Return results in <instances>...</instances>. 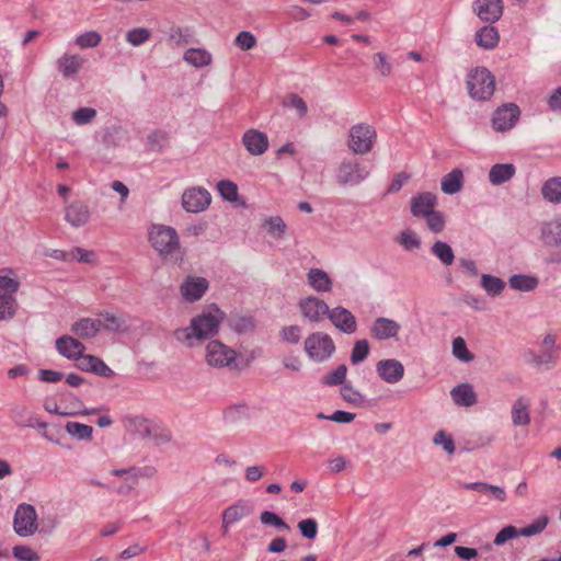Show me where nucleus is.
I'll list each match as a JSON object with an SVG mask.
<instances>
[{
	"label": "nucleus",
	"mask_w": 561,
	"mask_h": 561,
	"mask_svg": "<svg viewBox=\"0 0 561 561\" xmlns=\"http://www.w3.org/2000/svg\"><path fill=\"white\" fill-rule=\"evenodd\" d=\"M213 312H203L191 320L188 327L174 330L175 340L187 347L195 346L196 342H202L219 330V324L225 318V313L217 307Z\"/></svg>",
	"instance_id": "obj_1"
},
{
	"label": "nucleus",
	"mask_w": 561,
	"mask_h": 561,
	"mask_svg": "<svg viewBox=\"0 0 561 561\" xmlns=\"http://www.w3.org/2000/svg\"><path fill=\"white\" fill-rule=\"evenodd\" d=\"M148 239L151 247L163 260H170L174 263H182L185 251L181 247L176 230L165 225H151L148 230Z\"/></svg>",
	"instance_id": "obj_2"
},
{
	"label": "nucleus",
	"mask_w": 561,
	"mask_h": 561,
	"mask_svg": "<svg viewBox=\"0 0 561 561\" xmlns=\"http://www.w3.org/2000/svg\"><path fill=\"white\" fill-rule=\"evenodd\" d=\"M376 140L375 127L367 123H358L350 128L346 144L354 154L365 156L374 149Z\"/></svg>",
	"instance_id": "obj_3"
},
{
	"label": "nucleus",
	"mask_w": 561,
	"mask_h": 561,
	"mask_svg": "<svg viewBox=\"0 0 561 561\" xmlns=\"http://www.w3.org/2000/svg\"><path fill=\"white\" fill-rule=\"evenodd\" d=\"M469 95L477 101L489 100L495 90V78L484 67L472 69L467 77Z\"/></svg>",
	"instance_id": "obj_4"
},
{
	"label": "nucleus",
	"mask_w": 561,
	"mask_h": 561,
	"mask_svg": "<svg viewBox=\"0 0 561 561\" xmlns=\"http://www.w3.org/2000/svg\"><path fill=\"white\" fill-rule=\"evenodd\" d=\"M370 171L355 158H344L336 168L335 180L340 186H357L366 181Z\"/></svg>",
	"instance_id": "obj_5"
},
{
	"label": "nucleus",
	"mask_w": 561,
	"mask_h": 561,
	"mask_svg": "<svg viewBox=\"0 0 561 561\" xmlns=\"http://www.w3.org/2000/svg\"><path fill=\"white\" fill-rule=\"evenodd\" d=\"M304 348L312 360L322 363L333 355L335 344L329 334L314 332L307 336Z\"/></svg>",
	"instance_id": "obj_6"
},
{
	"label": "nucleus",
	"mask_w": 561,
	"mask_h": 561,
	"mask_svg": "<svg viewBox=\"0 0 561 561\" xmlns=\"http://www.w3.org/2000/svg\"><path fill=\"white\" fill-rule=\"evenodd\" d=\"M13 529L20 537H31L38 530L37 513L32 504H19L13 516Z\"/></svg>",
	"instance_id": "obj_7"
},
{
	"label": "nucleus",
	"mask_w": 561,
	"mask_h": 561,
	"mask_svg": "<svg viewBox=\"0 0 561 561\" xmlns=\"http://www.w3.org/2000/svg\"><path fill=\"white\" fill-rule=\"evenodd\" d=\"M205 359L214 368L229 367L236 362L237 353L219 340H211L206 345Z\"/></svg>",
	"instance_id": "obj_8"
},
{
	"label": "nucleus",
	"mask_w": 561,
	"mask_h": 561,
	"mask_svg": "<svg viewBox=\"0 0 561 561\" xmlns=\"http://www.w3.org/2000/svg\"><path fill=\"white\" fill-rule=\"evenodd\" d=\"M520 110L515 103H505L499 106L492 116V127L497 133H505L514 128L519 121Z\"/></svg>",
	"instance_id": "obj_9"
},
{
	"label": "nucleus",
	"mask_w": 561,
	"mask_h": 561,
	"mask_svg": "<svg viewBox=\"0 0 561 561\" xmlns=\"http://www.w3.org/2000/svg\"><path fill=\"white\" fill-rule=\"evenodd\" d=\"M211 202L209 192L202 187L186 190L182 195V206L188 213H201Z\"/></svg>",
	"instance_id": "obj_10"
},
{
	"label": "nucleus",
	"mask_w": 561,
	"mask_h": 561,
	"mask_svg": "<svg viewBox=\"0 0 561 561\" xmlns=\"http://www.w3.org/2000/svg\"><path fill=\"white\" fill-rule=\"evenodd\" d=\"M299 309L305 319L318 323L329 313V306L318 297H307L299 301Z\"/></svg>",
	"instance_id": "obj_11"
},
{
	"label": "nucleus",
	"mask_w": 561,
	"mask_h": 561,
	"mask_svg": "<svg viewBox=\"0 0 561 561\" xmlns=\"http://www.w3.org/2000/svg\"><path fill=\"white\" fill-rule=\"evenodd\" d=\"M539 240L547 248L561 247V216L540 224Z\"/></svg>",
	"instance_id": "obj_12"
},
{
	"label": "nucleus",
	"mask_w": 561,
	"mask_h": 561,
	"mask_svg": "<svg viewBox=\"0 0 561 561\" xmlns=\"http://www.w3.org/2000/svg\"><path fill=\"white\" fill-rule=\"evenodd\" d=\"M376 371L381 380L393 385L403 378L404 366L394 358L381 359L376 364Z\"/></svg>",
	"instance_id": "obj_13"
},
{
	"label": "nucleus",
	"mask_w": 561,
	"mask_h": 561,
	"mask_svg": "<svg viewBox=\"0 0 561 561\" xmlns=\"http://www.w3.org/2000/svg\"><path fill=\"white\" fill-rule=\"evenodd\" d=\"M328 318L332 324L345 334H353L356 332L357 322L354 314L344 307H335L329 310Z\"/></svg>",
	"instance_id": "obj_14"
},
{
	"label": "nucleus",
	"mask_w": 561,
	"mask_h": 561,
	"mask_svg": "<svg viewBox=\"0 0 561 561\" xmlns=\"http://www.w3.org/2000/svg\"><path fill=\"white\" fill-rule=\"evenodd\" d=\"M503 8V0H476L473 3V10L479 19L489 23L501 19Z\"/></svg>",
	"instance_id": "obj_15"
},
{
	"label": "nucleus",
	"mask_w": 561,
	"mask_h": 561,
	"mask_svg": "<svg viewBox=\"0 0 561 561\" xmlns=\"http://www.w3.org/2000/svg\"><path fill=\"white\" fill-rule=\"evenodd\" d=\"M437 206V196L431 192L414 195L410 202V210L413 217L424 218Z\"/></svg>",
	"instance_id": "obj_16"
},
{
	"label": "nucleus",
	"mask_w": 561,
	"mask_h": 561,
	"mask_svg": "<svg viewBox=\"0 0 561 561\" xmlns=\"http://www.w3.org/2000/svg\"><path fill=\"white\" fill-rule=\"evenodd\" d=\"M401 325L389 318L379 317L375 319L370 327V335L379 341L396 339L399 334Z\"/></svg>",
	"instance_id": "obj_17"
},
{
	"label": "nucleus",
	"mask_w": 561,
	"mask_h": 561,
	"mask_svg": "<svg viewBox=\"0 0 561 561\" xmlns=\"http://www.w3.org/2000/svg\"><path fill=\"white\" fill-rule=\"evenodd\" d=\"M252 507L243 500H238L222 512V529L226 534L231 524L237 523L244 517L251 515Z\"/></svg>",
	"instance_id": "obj_18"
},
{
	"label": "nucleus",
	"mask_w": 561,
	"mask_h": 561,
	"mask_svg": "<svg viewBox=\"0 0 561 561\" xmlns=\"http://www.w3.org/2000/svg\"><path fill=\"white\" fill-rule=\"evenodd\" d=\"M242 144L252 156H261L268 148V138L257 129H249L242 136Z\"/></svg>",
	"instance_id": "obj_19"
},
{
	"label": "nucleus",
	"mask_w": 561,
	"mask_h": 561,
	"mask_svg": "<svg viewBox=\"0 0 561 561\" xmlns=\"http://www.w3.org/2000/svg\"><path fill=\"white\" fill-rule=\"evenodd\" d=\"M91 213L87 204L76 201L68 205L65 209V219L72 227L79 228L88 224Z\"/></svg>",
	"instance_id": "obj_20"
},
{
	"label": "nucleus",
	"mask_w": 561,
	"mask_h": 561,
	"mask_svg": "<svg viewBox=\"0 0 561 561\" xmlns=\"http://www.w3.org/2000/svg\"><path fill=\"white\" fill-rule=\"evenodd\" d=\"M56 350L68 359H81L85 346L70 335H62L56 340Z\"/></svg>",
	"instance_id": "obj_21"
},
{
	"label": "nucleus",
	"mask_w": 561,
	"mask_h": 561,
	"mask_svg": "<svg viewBox=\"0 0 561 561\" xmlns=\"http://www.w3.org/2000/svg\"><path fill=\"white\" fill-rule=\"evenodd\" d=\"M208 280L204 277H187L181 285V294L187 301H197L208 289Z\"/></svg>",
	"instance_id": "obj_22"
},
{
	"label": "nucleus",
	"mask_w": 561,
	"mask_h": 561,
	"mask_svg": "<svg viewBox=\"0 0 561 561\" xmlns=\"http://www.w3.org/2000/svg\"><path fill=\"white\" fill-rule=\"evenodd\" d=\"M77 367L83 371L93 373L104 378L114 377L115 373L101 358L94 355H83Z\"/></svg>",
	"instance_id": "obj_23"
},
{
	"label": "nucleus",
	"mask_w": 561,
	"mask_h": 561,
	"mask_svg": "<svg viewBox=\"0 0 561 561\" xmlns=\"http://www.w3.org/2000/svg\"><path fill=\"white\" fill-rule=\"evenodd\" d=\"M453 401L459 407H471L477 403V393L470 383H459L450 391Z\"/></svg>",
	"instance_id": "obj_24"
},
{
	"label": "nucleus",
	"mask_w": 561,
	"mask_h": 561,
	"mask_svg": "<svg viewBox=\"0 0 561 561\" xmlns=\"http://www.w3.org/2000/svg\"><path fill=\"white\" fill-rule=\"evenodd\" d=\"M516 168L513 163H496L489 171V181L492 185H502L514 178Z\"/></svg>",
	"instance_id": "obj_25"
},
{
	"label": "nucleus",
	"mask_w": 561,
	"mask_h": 561,
	"mask_svg": "<svg viewBox=\"0 0 561 561\" xmlns=\"http://www.w3.org/2000/svg\"><path fill=\"white\" fill-rule=\"evenodd\" d=\"M101 320L83 318L72 324V332L81 339L94 337L101 330Z\"/></svg>",
	"instance_id": "obj_26"
},
{
	"label": "nucleus",
	"mask_w": 561,
	"mask_h": 561,
	"mask_svg": "<svg viewBox=\"0 0 561 561\" xmlns=\"http://www.w3.org/2000/svg\"><path fill=\"white\" fill-rule=\"evenodd\" d=\"M530 401L525 397L516 399L512 407V422L517 426H526L530 423L529 415Z\"/></svg>",
	"instance_id": "obj_27"
},
{
	"label": "nucleus",
	"mask_w": 561,
	"mask_h": 561,
	"mask_svg": "<svg viewBox=\"0 0 561 561\" xmlns=\"http://www.w3.org/2000/svg\"><path fill=\"white\" fill-rule=\"evenodd\" d=\"M228 327L238 334H245L255 329V320L252 316L230 313L227 318Z\"/></svg>",
	"instance_id": "obj_28"
},
{
	"label": "nucleus",
	"mask_w": 561,
	"mask_h": 561,
	"mask_svg": "<svg viewBox=\"0 0 561 561\" xmlns=\"http://www.w3.org/2000/svg\"><path fill=\"white\" fill-rule=\"evenodd\" d=\"M57 65L65 78H73L80 71L83 59L79 55L65 54L57 60Z\"/></svg>",
	"instance_id": "obj_29"
},
{
	"label": "nucleus",
	"mask_w": 561,
	"mask_h": 561,
	"mask_svg": "<svg viewBox=\"0 0 561 561\" xmlns=\"http://www.w3.org/2000/svg\"><path fill=\"white\" fill-rule=\"evenodd\" d=\"M308 284L318 293H327L332 288L328 273L321 268H310L307 274Z\"/></svg>",
	"instance_id": "obj_30"
},
{
	"label": "nucleus",
	"mask_w": 561,
	"mask_h": 561,
	"mask_svg": "<svg viewBox=\"0 0 561 561\" xmlns=\"http://www.w3.org/2000/svg\"><path fill=\"white\" fill-rule=\"evenodd\" d=\"M463 186V173L460 169H454L440 182V188L445 194L454 195Z\"/></svg>",
	"instance_id": "obj_31"
},
{
	"label": "nucleus",
	"mask_w": 561,
	"mask_h": 561,
	"mask_svg": "<svg viewBox=\"0 0 561 561\" xmlns=\"http://www.w3.org/2000/svg\"><path fill=\"white\" fill-rule=\"evenodd\" d=\"M500 35L494 26H483L476 33V42L483 49H492L497 46Z\"/></svg>",
	"instance_id": "obj_32"
},
{
	"label": "nucleus",
	"mask_w": 561,
	"mask_h": 561,
	"mask_svg": "<svg viewBox=\"0 0 561 561\" xmlns=\"http://www.w3.org/2000/svg\"><path fill=\"white\" fill-rule=\"evenodd\" d=\"M462 486L467 490L477 491L482 494H490L500 502H504L506 500L505 490L497 485L489 484L485 482H470L463 483Z\"/></svg>",
	"instance_id": "obj_33"
},
{
	"label": "nucleus",
	"mask_w": 561,
	"mask_h": 561,
	"mask_svg": "<svg viewBox=\"0 0 561 561\" xmlns=\"http://www.w3.org/2000/svg\"><path fill=\"white\" fill-rule=\"evenodd\" d=\"M541 195L552 204H561V176L548 179L541 187Z\"/></svg>",
	"instance_id": "obj_34"
},
{
	"label": "nucleus",
	"mask_w": 561,
	"mask_h": 561,
	"mask_svg": "<svg viewBox=\"0 0 561 561\" xmlns=\"http://www.w3.org/2000/svg\"><path fill=\"white\" fill-rule=\"evenodd\" d=\"M183 59L193 67L201 68L211 62V55L203 48H190L184 53Z\"/></svg>",
	"instance_id": "obj_35"
},
{
	"label": "nucleus",
	"mask_w": 561,
	"mask_h": 561,
	"mask_svg": "<svg viewBox=\"0 0 561 561\" xmlns=\"http://www.w3.org/2000/svg\"><path fill=\"white\" fill-rule=\"evenodd\" d=\"M538 278L530 275L516 274L510 277L508 284L515 290L531 291L538 286Z\"/></svg>",
	"instance_id": "obj_36"
},
{
	"label": "nucleus",
	"mask_w": 561,
	"mask_h": 561,
	"mask_svg": "<svg viewBox=\"0 0 561 561\" xmlns=\"http://www.w3.org/2000/svg\"><path fill=\"white\" fill-rule=\"evenodd\" d=\"M431 252L446 266L451 265L455 261V254L451 247L444 241L434 242L431 248Z\"/></svg>",
	"instance_id": "obj_37"
},
{
	"label": "nucleus",
	"mask_w": 561,
	"mask_h": 561,
	"mask_svg": "<svg viewBox=\"0 0 561 561\" xmlns=\"http://www.w3.org/2000/svg\"><path fill=\"white\" fill-rule=\"evenodd\" d=\"M481 287L492 297L499 296L505 288V282L496 276L482 274Z\"/></svg>",
	"instance_id": "obj_38"
},
{
	"label": "nucleus",
	"mask_w": 561,
	"mask_h": 561,
	"mask_svg": "<svg viewBox=\"0 0 561 561\" xmlns=\"http://www.w3.org/2000/svg\"><path fill=\"white\" fill-rule=\"evenodd\" d=\"M10 417L16 425L21 427L33 426V414L23 404H16L12 407V409L10 410Z\"/></svg>",
	"instance_id": "obj_39"
},
{
	"label": "nucleus",
	"mask_w": 561,
	"mask_h": 561,
	"mask_svg": "<svg viewBox=\"0 0 561 561\" xmlns=\"http://www.w3.org/2000/svg\"><path fill=\"white\" fill-rule=\"evenodd\" d=\"M16 308L18 301L12 295H0V321L12 319Z\"/></svg>",
	"instance_id": "obj_40"
},
{
	"label": "nucleus",
	"mask_w": 561,
	"mask_h": 561,
	"mask_svg": "<svg viewBox=\"0 0 561 561\" xmlns=\"http://www.w3.org/2000/svg\"><path fill=\"white\" fill-rule=\"evenodd\" d=\"M260 522L265 526L275 527L277 530L290 531V526L276 513L263 511L260 514Z\"/></svg>",
	"instance_id": "obj_41"
},
{
	"label": "nucleus",
	"mask_w": 561,
	"mask_h": 561,
	"mask_svg": "<svg viewBox=\"0 0 561 561\" xmlns=\"http://www.w3.org/2000/svg\"><path fill=\"white\" fill-rule=\"evenodd\" d=\"M66 431L69 435L78 439H91L93 434L92 426L79 422H68L66 424Z\"/></svg>",
	"instance_id": "obj_42"
},
{
	"label": "nucleus",
	"mask_w": 561,
	"mask_h": 561,
	"mask_svg": "<svg viewBox=\"0 0 561 561\" xmlns=\"http://www.w3.org/2000/svg\"><path fill=\"white\" fill-rule=\"evenodd\" d=\"M426 222V227L434 233H440L446 226V219L442 211L433 210L423 218Z\"/></svg>",
	"instance_id": "obj_43"
},
{
	"label": "nucleus",
	"mask_w": 561,
	"mask_h": 561,
	"mask_svg": "<svg viewBox=\"0 0 561 561\" xmlns=\"http://www.w3.org/2000/svg\"><path fill=\"white\" fill-rule=\"evenodd\" d=\"M341 397L344 401L355 407H362L364 403L363 394L353 387V385L344 383L340 390Z\"/></svg>",
	"instance_id": "obj_44"
},
{
	"label": "nucleus",
	"mask_w": 561,
	"mask_h": 561,
	"mask_svg": "<svg viewBox=\"0 0 561 561\" xmlns=\"http://www.w3.org/2000/svg\"><path fill=\"white\" fill-rule=\"evenodd\" d=\"M369 343L367 340L363 339V340H357L355 343H354V346H353V350H352V353H351V363L353 365H357L362 362H364L368 354H369Z\"/></svg>",
	"instance_id": "obj_45"
},
{
	"label": "nucleus",
	"mask_w": 561,
	"mask_h": 561,
	"mask_svg": "<svg viewBox=\"0 0 561 561\" xmlns=\"http://www.w3.org/2000/svg\"><path fill=\"white\" fill-rule=\"evenodd\" d=\"M102 37L96 31H89L76 37L75 44L80 48H94L100 45Z\"/></svg>",
	"instance_id": "obj_46"
},
{
	"label": "nucleus",
	"mask_w": 561,
	"mask_h": 561,
	"mask_svg": "<svg viewBox=\"0 0 561 561\" xmlns=\"http://www.w3.org/2000/svg\"><path fill=\"white\" fill-rule=\"evenodd\" d=\"M548 523H549V518L546 515L540 516L539 518L534 520L531 524H529L523 528H518L519 536L530 537V536L538 535L545 530Z\"/></svg>",
	"instance_id": "obj_47"
},
{
	"label": "nucleus",
	"mask_w": 561,
	"mask_h": 561,
	"mask_svg": "<svg viewBox=\"0 0 561 561\" xmlns=\"http://www.w3.org/2000/svg\"><path fill=\"white\" fill-rule=\"evenodd\" d=\"M263 226L267 229L268 233L277 238H283L287 230L285 221L278 216L266 218Z\"/></svg>",
	"instance_id": "obj_48"
},
{
	"label": "nucleus",
	"mask_w": 561,
	"mask_h": 561,
	"mask_svg": "<svg viewBox=\"0 0 561 561\" xmlns=\"http://www.w3.org/2000/svg\"><path fill=\"white\" fill-rule=\"evenodd\" d=\"M151 33L146 27H137L126 33V41L133 46H140L149 41Z\"/></svg>",
	"instance_id": "obj_49"
},
{
	"label": "nucleus",
	"mask_w": 561,
	"mask_h": 561,
	"mask_svg": "<svg viewBox=\"0 0 561 561\" xmlns=\"http://www.w3.org/2000/svg\"><path fill=\"white\" fill-rule=\"evenodd\" d=\"M168 139V134L160 129L151 131L147 137L148 146L152 151L162 150L165 147Z\"/></svg>",
	"instance_id": "obj_50"
},
{
	"label": "nucleus",
	"mask_w": 561,
	"mask_h": 561,
	"mask_svg": "<svg viewBox=\"0 0 561 561\" xmlns=\"http://www.w3.org/2000/svg\"><path fill=\"white\" fill-rule=\"evenodd\" d=\"M347 374V367L342 364L339 365L333 371L324 376L323 382L328 386L344 385Z\"/></svg>",
	"instance_id": "obj_51"
},
{
	"label": "nucleus",
	"mask_w": 561,
	"mask_h": 561,
	"mask_svg": "<svg viewBox=\"0 0 561 561\" xmlns=\"http://www.w3.org/2000/svg\"><path fill=\"white\" fill-rule=\"evenodd\" d=\"M102 318L104 320V324H102V327L105 330L115 332L126 330V321L122 317L105 312L102 313Z\"/></svg>",
	"instance_id": "obj_52"
},
{
	"label": "nucleus",
	"mask_w": 561,
	"mask_h": 561,
	"mask_svg": "<svg viewBox=\"0 0 561 561\" xmlns=\"http://www.w3.org/2000/svg\"><path fill=\"white\" fill-rule=\"evenodd\" d=\"M221 197L228 202H234L238 198V186L228 180H221L217 184Z\"/></svg>",
	"instance_id": "obj_53"
},
{
	"label": "nucleus",
	"mask_w": 561,
	"mask_h": 561,
	"mask_svg": "<svg viewBox=\"0 0 561 561\" xmlns=\"http://www.w3.org/2000/svg\"><path fill=\"white\" fill-rule=\"evenodd\" d=\"M399 243L405 249V250H414L419 249L421 247V240L417 237V234L407 229L400 233V237L398 239Z\"/></svg>",
	"instance_id": "obj_54"
},
{
	"label": "nucleus",
	"mask_w": 561,
	"mask_h": 561,
	"mask_svg": "<svg viewBox=\"0 0 561 561\" xmlns=\"http://www.w3.org/2000/svg\"><path fill=\"white\" fill-rule=\"evenodd\" d=\"M375 69L381 77H388L392 72V65L385 53H377L373 57Z\"/></svg>",
	"instance_id": "obj_55"
},
{
	"label": "nucleus",
	"mask_w": 561,
	"mask_h": 561,
	"mask_svg": "<svg viewBox=\"0 0 561 561\" xmlns=\"http://www.w3.org/2000/svg\"><path fill=\"white\" fill-rule=\"evenodd\" d=\"M453 354L462 362H471L473 355L469 352L466 342L458 336L453 341Z\"/></svg>",
	"instance_id": "obj_56"
},
{
	"label": "nucleus",
	"mask_w": 561,
	"mask_h": 561,
	"mask_svg": "<svg viewBox=\"0 0 561 561\" xmlns=\"http://www.w3.org/2000/svg\"><path fill=\"white\" fill-rule=\"evenodd\" d=\"M283 105L286 107L296 108L300 117H304L308 112L307 103L298 94L295 93L287 95L283 101Z\"/></svg>",
	"instance_id": "obj_57"
},
{
	"label": "nucleus",
	"mask_w": 561,
	"mask_h": 561,
	"mask_svg": "<svg viewBox=\"0 0 561 561\" xmlns=\"http://www.w3.org/2000/svg\"><path fill=\"white\" fill-rule=\"evenodd\" d=\"M282 341L289 344H297L301 337V328L299 325H287L279 331Z\"/></svg>",
	"instance_id": "obj_58"
},
{
	"label": "nucleus",
	"mask_w": 561,
	"mask_h": 561,
	"mask_svg": "<svg viewBox=\"0 0 561 561\" xmlns=\"http://www.w3.org/2000/svg\"><path fill=\"white\" fill-rule=\"evenodd\" d=\"M257 43L256 37L248 31H241L234 39V44L241 49V50H250L253 47H255Z\"/></svg>",
	"instance_id": "obj_59"
},
{
	"label": "nucleus",
	"mask_w": 561,
	"mask_h": 561,
	"mask_svg": "<svg viewBox=\"0 0 561 561\" xmlns=\"http://www.w3.org/2000/svg\"><path fill=\"white\" fill-rule=\"evenodd\" d=\"M298 529L302 537L314 539L318 534V523L313 518H306L298 523Z\"/></svg>",
	"instance_id": "obj_60"
},
{
	"label": "nucleus",
	"mask_w": 561,
	"mask_h": 561,
	"mask_svg": "<svg viewBox=\"0 0 561 561\" xmlns=\"http://www.w3.org/2000/svg\"><path fill=\"white\" fill-rule=\"evenodd\" d=\"M433 443L435 445H440L443 449L448 454L455 453V442L451 435L447 434L445 431H438L433 438Z\"/></svg>",
	"instance_id": "obj_61"
},
{
	"label": "nucleus",
	"mask_w": 561,
	"mask_h": 561,
	"mask_svg": "<svg viewBox=\"0 0 561 561\" xmlns=\"http://www.w3.org/2000/svg\"><path fill=\"white\" fill-rule=\"evenodd\" d=\"M95 116L96 111L92 107H80L72 113V119L77 125L89 124Z\"/></svg>",
	"instance_id": "obj_62"
},
{
	"label": "nucleus",
	"mask_w": 561,
	"mask_h": 561,
	"mask_svg": "<svg viewBox=\"0 0 561 561\" xmlns=\"http://www.w3.org/2000/svg\"><path fill=\"white\" fill-rule=\"evenodd\" d=\"M14 558L21 561H39V554L27 546H15L13 548Z\"/></svg>",
	"instance_id": "obj_63"
},
{
	"label": "nucleus",
	"mask_w": 561,
	"mask_h": 561,
	"mask_svg": "<svg viewBox=\"0 0 561 561\" xmlns=\"http://www.w3.org/2000/svg\"><path fill=\"white\" fill-rule=\"evenodd\" d=\"M518 528L515 526L508 525L502 528L495 536L493 543L495 546H502L507 540L516 538L519 536Z\"/></svg>",
	"instance_id": "obj_64"
}]
</instances>
